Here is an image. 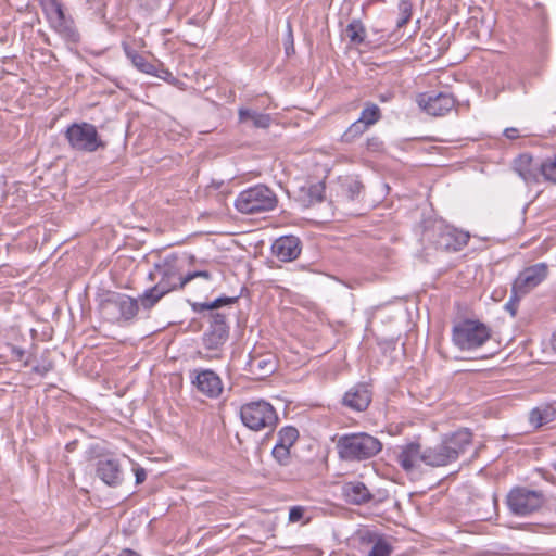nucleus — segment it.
Segmentation results:
<instances>
[{
    "mask_svg": "<svg viewBox=\"0 0 556 556\" xmlns=\"http://www.w3.org/2000/svg\"><path fill=\"white\" fill-rule=\"evenodd\" d=\"M391 98H392V94H391V93H386V94H380V96H379V100H380L381 102H387V101H389Z\"/></svg>",
    "mask_w": 556,
    "mask_h": 556,
    "instance_id": "49",
    "label": "nucleus"
},
{
    "mask_svg": "<svg viewBox=\"0 0 556 556\" xmlns=\"http://www.w3.org/2000/svg\"><path fill=\"white\" fill-rule=\"evenodd\" d=\"M551 344L553 350L556 352V331L552 336Z\"/></svg>",
    "mask_w": 556,
    "mask_h": 556,
    "instance_id": "50",
    "label": "nucleus"
},
{
    "mask_svg": "<svg viewBox=\"0 0 556 556\" xmlns=\"http://www.w3.org/2000/svg\"><path fill=\"white\" fill-rule=\"evenodd\" d=\"M413 5L408 0H401L399 3L400 18L396 22V27L402 28L412 17Z\"/></svg>",
    "mask_w": 556,
    "mask_h": 556,
    "instance_id": "36",
    "label": "nucleus"
},
{
    "mask_svg": "<svg viewBox=\"0 0 556 556\" xmlns=\"http://www.w3.org/2000/svg\"><path fill=\"white\" fill-rule=\"evenodd\" d=\"M554 469H555V471H556V463L554 464Z\"/></svg>",
    "mask_w": 556,
    "mask_h": 556,
    "instance_id": "52",
    "label": "nucleus"
},
{
    "mask_svg": "<svg viewBox=\"0 0 556 556\" xmlns=\"http://www.w3.org/2000/svg\"><path fill=\"white\" fill-rule=\"evenodd\" d=\"M28 365H29V362L26 359V361L24 362V366H28Z\"/></svg>",
    "mask_w": 556,
    "mask_h": 556,
    "instance_id": "51",
    "label": "nucleus"
},
{
    "mask_svg": "<svg viewBox=\"0 0 556 556\" xmlns=\"http://www.w3.org/2000/svg\"><path fill=\"white\" fill-rule=\"evenodd\" d=\"M64 136L74 151L84 153H93L98 149H104L105 142L101 139L97 127L90 123L71 124Z\"/></svg>",
    "mask_w": 556,
    "mask_h": 556,
    "instance_id": "8",
    "label": "nucleus"
},
{
    "mask_svg": "<svg viewBox=\"0 0 556 556\" xmlns=\"http://www.w3.org/2000/svg\"><path fill=\"white\" fill-rule=\"evenodd\" d=\"M426 448L422 450L418 442H410L399 447L395 460L406 473L419 469L420 463L425 464Z\"/></svg>",
    "mask_w": 556,
    "mask_h": 556,
    "instance_id": "17",
    "label": "nucleus"
},
{
    "mask_svg": "<svg viewBox=\"0 0 556 556\" xmlns=\"http://www.w3.org/2000/svg\"><path fill=\"white\" fill-rule=\"evenodd\" d=\"M273 457L280 466H288L291 460L290 447L276 443L271 451Z\"/></svg>",
    "mask_w": 556,
    "mask_h": 556,
    "instance_id": "35",
    "label": "nucleus"
},
{
    "mask_svg": "<svg viewBox=\"0 0 556 556\" xmlns=\"http://www.w3.org/2000/svg\"><path fill=\"white\" fill-rule=\"evenodd\" d=\"M504 136L507 139L514 140L520 137L519 130L515 127H508L504 130Z\"/></svg>",
    "mask_w": 556,
    "mask_h": 556,
    "instance_id": "46",
    "label": "nucleus"
},
{
    "mask_svg": "<svg viewBox=\"0 0 556 556\" xmlns=\"http://www.w3.org/2000/svg\"><path fill=\"white\" fill-rule=\"evenodd\" d=\"M184 276L180 273L178 257L169 255L154 264L153 270L149 274V279L152 281L157 280L155 285L169 293L186 286L182 282Z\"/></svg>",
    "mask_w": 556,
    "mask_h": 556,
    "instance_id": "10",
    "label": "nucleus"
},
{
    "mask_svg": "<svg viewBox=\"0 0 556 556\" xmlns=\"http://www.w3.org/2000/svg\"><path fill=\"white\" fill-rule=\"evenodd\" d=\"M305 514V507L303 506H292L289 510V521L298 522L303 519Z\"/></svg>",
    "mask_w": 556,
    "mask_h": 556,
    "instance_id": "40",
    "label": "nucleus"
},
{
    "mask_svg": "<svg viewBox=\"0 0 556 556\" xmlns=\"http://www.w3.org/2000/svg\"><path fill=\"white\" fill-rule=\"evenodd\" d=\"M239 296L222 295L211 302H193L191 308L194 313L201 314L210 311L208 327L202 336V345L208 351H219L229 339V326L226 315L214 312L222 306L235 304Z\"/></svg>",
    "mask_w": 556,
    "mask_h": 556,
    "instance_id": "1",
    "label": "nucleus"
},
{
    "mask_svg": "<svg viewBox=\"0 0 556 556\" xmlns=\"http://www.w3.org/2000/svg\"><path fill=\"white\" fill-rule=\"evenodd\" d=\"M42 11L48 21L67 18L64 7L60 0H40Z\"/></svg>",
    "mask_w": 556,
    "mask_h": 556,
    "instance_id": "30",
    "label": "nucleus"
},
{
    "mask_svg": "<svg viewBox=\"0 0 556 556\" xmlns=\"http://www.w3.org/2000/svg\"><path fill=\"white\" fill-rule=\"evenodd\" d=\"M556 421V402L534 407L529 414V422L535 429Z\"/></svg>",
    "mask_w": 556,
    "mask_h": 556,
    "instance_id": "23",
    "label": "nucleus"
},
{
    "mask_svg": "<svg viewBox=\"0 0 556 556\" xmlns=\"http://www.w3.org/2000/svg\"><path fill=\"white\" fill-rule=\"evenodd\" d=\"M417 103L429 115L444 116L455 106L456 99L448 92L429 91L418 94Z\"/></svg>",
    "mask_w": 556,
    "mask_h": 556,
    "instance_id": "13",
    "label": "nucleus"
},
{
    "mask_svg": "<svg viewBox=\"0 0 556 556\" xmlns=\"http://www.w3.org/2000/svg\"><path fill=\"white\" fill-rule=\"evenodd\" d=\"M195 278H204L206 280H210L212 278V275L207 270L190 271V273H188V274H186L184 276V281L182 282H185L187 285L188 282H190L191 280H193Z\"/></svg>",
    "mask_w": 556,
    "mask_h": 556,
    "instance_id": "38",
    "label": "nucleus"
},
{
    "mask_svg": "<svg viewBox=\"0 0 556 556\" xmlns=\"http://www.w3.org/2000/svg\"><path fill=\"white\" fill-rule=\"evenodd\" d=\"M513 169L526 184H536L542 176V162L535 161L529 153H522L513 161Z\"/></svg>",
    "mask_w": 556,
    "mask_h": 556,
    "instance_id": "20",
    "label": "nucleus"
},
{
    "mask_svg": "<svg viewBox=\"0 0 556 556\" xmlns=\"http://www.w3.org/2000/svg\"><path fill=\"white\" fill-rule=\"evenodd\" d=\"M136 484L142 483L147 478V472L142 467L135 469Z\"/></svg>",
    "mask_w": 556,
    "mask_h": 556,
    "instance_id": "47",
    "label": "nucleus"
},
{
    "mask_svg": "<svg viewBox=\"0 0 556 556\" xmlns=\"http://www.w3.org/2000/svg\"><path fill=\"white\" fill-rule=\"evenodd\" d=\"M363 190V184L358 179L352 177L344 178L339 185V193L349 201L358 199Z\"/></svg>",
    "mask_w": 556,
    "mask_h": 556,
    "instance_id": "27",
    "label": "nucleus"
},
{
    "mask_svg": "<svg viewBox=\"0 0 556 556\" xmlns=\"http://www.w3.org/2000/svg\"><path fill=\"white\" fill-rule=\"evenodd\" d=\"M346 36L350 41L355 45H361L364 42L366 37V30L364 25L358 20H353L345 29Z\"/></svg>",
    "mask_w": 556,
    "mask_h": 556,
    "instance_id": "32",
    "label": "nucleus"
},
{
    "mask_svg": "<svg viewBox=\"0 0 556 556\" xmlns=\"http://www.w3.org/2000/svg\"><path fill=\"white\" fill-rule=\"evenodd\" d=\"M98 309L111 324L131 321L139 312L138 300L121 292L104 290L98 295Z\"/></svg>",
    "mask_w": 556,
    "mask_h": 556,
    "instance_id": "4",
    "label": "nucleus"
},
{
    "mask_svg": "<svg viewBox=\"0 0 556 556\" xmlns=\"http://www.w3.org/2000/svg\"><path fill=\"white\" fill-rule=\"evenodd\" d=\"M357 538L366 556H390L393 552L392 543L377 531L364 529L358 531Z\"/></svg>",
    "mask_w": 556,
    "mask_h": 556,
    "instance_id": "15",
    "label": "nucleus"
},
{
    "mask_svg": "<svg viewBox=\"0 0 556 556\" xmlns=\"http://www.w3.org/2000/svg\"><path fill=\"white\" fill-rule=\"evenodd\" d=\"M368 128L359 121H355L350 127L342 134L341 141L351 143L359 138Z\"/></svg>",
    "mask_w": 556,
    "mask_h": 556,
    "instance_id": "33",
    "label": "nucleus"
},
{
    "mask_svg": "<svg viewBox=\"0 0 556 556\" xmlns=\"http://www.w3.org/2000/svg\"><path fill=\"white\" fill-rule=\"evenodd\" d=\"M166 294L167 292H165L159 286L154 285L152 288L147 289L142 295H140L138 303L140 302L144 309H151Z\"/></svg>",
    "mask_w": 556,
    "mask_h": 556,
    "instance_id": "31",
    "label": "nucleus"
},
{
    "mask_svg": "<svg viewBox=\"0 0 556 556\" xmlns=\"http://www.w3.org/2000/svg\"><path fill=\"white\" fill-rule=\"evenodd\" d=\"M472 443V433L468 429H458L442 435L441 440L426 447L425 465L444 467L455 463Z\"/></svg>",
    "mask_w": 556,
    "mask_h": 556,
    "instance_id": "2",
    "label": "nucleus"
},
{
    "mask_svg": "<svg viewBox=\"0 0 556 556\" xmlns=\"http://www.w3.org/2000/svg\"><path fill=\"white\" fill-rule=\"evenodd\" d=\"M9 349L11 351V355L17 359V361H22L24 355H25V351L22 349V348H18V346H15V345H9Z\"/></svg>",
    "mask_w": 556,
    "mask_h": 556,
    "instance_id": "45",
    "label": "nucleus"
},
{
    "mask_svg": "<svg viewBox=\"0 0 556 556\" xmlns=\"http://www.w3.org/2000/svg\"><path fill=\"white\" fill-rule=\"evenodd\" d=\"M547 275L548 267L545 263H536L522 269L515 278L511 286L515 298L528 294L544 281Z\"/></svg>",
    "mask_w": 556,
    "mask_h": 556,
    "instance_id": "12",
    "label": "nucleus"
},
{
    "mask_svg": "<svg viewBox=\"0 0 556 556\" xmlns=\"http://www.w3.org/2000/svg\"><path fill=\"white\" fill-rule=\"evenodd\" d=\"M190 379L197 390L210 399H216L223 392L222 379L213 369L195 368L190 371Z\"/></svg>",
    "mask_w": 556,
    "mask_h": 556,
    "instance_id": "14",
    "label": "nucleus"
},
{
    "mask_svg": "<svg viewBox=\"0 0 556 556\" xmlns=\"http://www.w3.org/2000/svg\"><path fill=\"white\" fill-rule=\"evenodd\" d=\"M119 556H140V555L132 549H124L121 552Z\"/></svg>",
    "mask_w": 556,
    "mask_h": 556,
    "instance_id": "48",
    "label": "nucleus"
},
{
    "mask_svg": "<svg viewBox=\"0 0 556 556\" xmlns=\"http://www.w3.org/2000/svg\"><path fill=\"white\" fill-rule=\"evenodd\" d=\"M366 146L368 150L376 152L382 149L383 142L378 137H371L367 139Z\"/></svg>",
    "mask_w": 556,
    "mask_h": 556,
    "instance_id": "42",
    "label": "nucleus"
},
{
    "mask_svg": "<svg viewBox=\"0 0 556 556\" xmlns=\"http://www.w3.org/2000/svg\"><path fill=\"white\" fill-rule=\"evenodd\" d=\"M52 369V364L49 363L47 365H36L33 367V372L39 375V376H46L50 370Z\"/></svg>",
    "mask_w": 556,
    "mask_h": 556,
    "instance_id": "44",
    "label": "nucleus"
},
{
    "mask_svg": "<svg viewBox=\"0 0 556 556\" xmlns=\"http://www.w3.org/2000/svg\"><path fill=\"white\" fill-rule=\"evenodd\" d=\"M152 76L159 77L165 81H170L174 79V76L170 71L164 68L163 64H155V73L151 74Z\"/></svg>",
    "mask_w": 556,
    "mask_h": 556,
    "instance_id": "39",
    "label": "nucleus"
},
{
    "mask_svg": "<svg viewBox=\"0 0 556 556\" xmlns=\"http://www.w3.org/2000/svg\"><path fill=\"white\" fill-rule=\"evenodd\" d=\"M452 339L463 351H471L482 346L491 339V329L476 319H465L454 326Z\"/></svg>",
    "mask_w": 556,
    "mask_h": 556,
    "instance_id": "6",
    "label": "nucleus"
},
{
    "mask_svg": "<svg viewBox=\"0 0 556 556\" xmlns=\"http://www.w3.org/2000/svg\"><path fill=\"white\" fill-rule=\"evenodd\" d=\"M240 419L247 428L261 431L274 429L278 422V415L270 403L257 400L241 405Z\"/></svg>",
    "mask_w": 556,
    "mask_h": 556,
    "instance_id": "7",
    "label": "nucleus"
},
{
    "mask_svg": "<svg viewBox=\"0 0 556 556\" xmlns=\"http://www.w3.org/2000/svg\"><path fill=\"white\" fill-rule=\"evenodd\" d=\"M277 369L276 356L271 353L261 354L255 351L249 354L245 370L254 376L255 379H264Z\"/></svg>",
    "mask_w": 556,
    "mask_h": 556,
    "instance_id": "19",
    "label": "nucleus"
},
{
    "mask_svg": "<svg viewBox=\"0 0 556 556\" xmlns=\"http://www.w3.org/2000/svg\"><path fill=\"white\" fill-rule=\"evenodd\" d=\"M544 501L545 497L542 491L527 486H515L506 496V505L509 511L519 517H526L539 510Z\"/></svg>",
    "mask_w": 556,
    "mask_h": 556,
    "instance_id": "9",
    "label": "nucleus"
},
{
    "mask_svg": "<svg viewBox=\"0 0 556 556\" xmlns=\"http://www.w3.org/2000/svg\"><path fill=\"white\" fill-rule=\"evenodd\" d=\"M278 198L265 185L250 187L239 193L235 201L236 208L242 214H257L276 208Z\"/></svg>",
    "mask_w": 556,
    "mask_h": 556,
    "instance_id": "5",
    "label": "nucleus"
},
{
    "mask_svg": "<svg viewBox=\"0 0 556 556\" xmlns=\"http://www.w3.org/2000/svg\"><path fill=\"white\" fill-rule=\"evenodd\" d=\"M302 242L296 236H281L271 244L273 254L281 262H292L299 257Z\"/></svg>",
    "mask_w": 556,
    "mask_h": 556,
    "instance_id": "21",
    "label": "nucleus"
},
{
    "mask_svg": "<svg viewBox=\"0 0 556 556\" xmlns=\"http://www.w3.org/2000/svg\"><path fill=\"white\" fill-rule=\"evenodd\" d=\"M342 496L353 505H363L371 501L372 495L362 481H349L342 485Z\"/></svg>",
    "mask_w": 556,
    "mask_h": 556,
    "instance_id": "22",
    "label": "nucleus"
},
{
    "mask_svg": "<svg viewBox=\"0 0 556 556\" xmlns=\"http://www.w3.org/2000/svg\"><path fill=\"white\" fill-rule=\"evenodd\" d=\"M382 118L380 108L374 102H365L358 119L367 127L377 124Z\"/></svg>",
    "mask_w": 556,
    "mask_h": 556,
    "instance_id": "29",
    "label": "nucleus"
},
{
    "mask_svg": "<svg viewBox=\"0 0 556 556\" xmlns=\"http://www.w3.org/2000/svg\"><path fill=\"white\" fill-rule=\"evenodd\" d=\"M50 26L66 41L76 43L80 36L72 17L48 21Z\"/></svg>",
    "mask_w": 556,
    "mask_h": 556,
    "instance_id": "24",
    "label": "nucleus"
},
{
    "mask_svg": "<svg viewBox=\"0 0 556 556\" xmlns=\"http://www.w3.org/2000/svg\"><path fill=\"white\" fill-rule=\"evenodd\" d=\"M122 48L127 59L130 60L131 64L139 72L148 75L155 73V64L149 62L142 54L137 52L128 42L123 41Z\"/></svg>",
    "mask_w": 556,
    "mask_h": 556,
    "instance_id": "25",
    "label": "nucleus"
},
{
    "mask_svg": "<svg viewBox=\"0 0 556 556\" xmlns=\"http://www.w3.org/2000/svg\"><path fill=\"white\" fill-rule=\"evenodd\" d=\"M298 439V429L292 426H286L279 430L277 443L291 448V446L296 442Z\"/></svg>",
    "mask_w": 556,
    "mask_h": 556,
    "instance_id": "34",
    "label": "nucleus"
},
{
    "mask_svg": "<svg viewBox=\"0 0 556 556\" xmlns=\"http://www.w3.org/2000/svg\"><path fill=\"white\" fill-rule=\"evenodd\" d=\"M432 241L439 250L457 252L468 243L469 233L440 223L433 227Z\"/></svg>",
    "mask_w": 556,
    "mask_h": 556,
    "instance_id": "11",
    "label": "nucleus"
},
{
    "mask_svg": "<svg viewBox=\"0 0 556 556\" xmlns=\"http://www.w3.org/2000/svg\"><path fill=\"white\" fill-rule=\"evenodd\" d=\"M542 176L554 184H556V156L542 161Z\"/></svg>",
    "mask_w": 556,
    "mask_h": 556,
    "instance_id": "37",
    "label": "nucleus"
},
{
    "mask_svg": "<svg viewBox=\"0 0 556 556\" xmlns=\"http://www.w3.org/2000/svg\"><path fill=\"white\" fill-rule=\"evenodd\" d=\"M381 450V441L367 432L345 433L336 440L338 457L348 463L368 460Z\"/></svg>",
    "mask_w": 556,
    "mask_h": 556,
    "instance_id": "3",
    "label": "nucleus"
},
{
    "mask_svg": "<svg viewBox=\"0 0 556 556\" xmlns=\"http://www.w3.org/2000/svg\"><path fill=\"white\" fill-rule=\"evenodd\" d=\"M238 117L240 123L251 121L255 128L266 129L271 124V116L269 114L258 113L257 111L245 108L239 109Z\"/></svg>",
    "mask_w": 556,
    "mask_h": 556,
    "instance_id": "26",
    "label": "nucleus"
},
{
    "mask_svg": "<svg viewBox=\"0 0 556 556\" xmlns=\"http://www.w3.org/2000/svg\"><path fill=\"white\" fill-rule=\"evenodd\" d=\"M96 476L109 486H118L123 482V469L118 459L103 456L96 462Z\"/></svg>",
    "mask_w": 556,
    "mask_h": 556,
    "instance_id": "18",
    "label": "nucleus"
},
{
    "mask_svg": "<svg viewBox=\"0 0 556 556\" xmlns=\"http://www.w3.org/2000/svg\"><path fill=\"white\" fill-rule=\"evenodd\" d=\"M372 400V391L367 382H358L351 387L342 397V405L353 412H365Z\"/></svg>",
    "mask_w": 556,
    "mask_h": 556,
    "instance_id": "16",
    "label": "nucleus"
},
{
    "mask_svg": "<svg viewBox=\"0 0 556 556\" xmlns=\"http://www.w3.org/2000/svg\"><path fill=\"white\" fill-rule=\"evenodd\" d=\"M285 51L287 55L294 53L293 34L290 23H288L287 40L285 43Z\"/></svg>",
    "mask_w": 556,
    "mask_h": 556,
    "instance_id": "41",
    "label": "nucleus"
},
{
    "mask_svg": "<svg viewBox=\"0 0 556 556\" xmlns=\"http://www.w3.org/2000/svg\"><path fill=\"white\" fill-rule=\"evenodd\" d=\"M521 298L522 296L515 298V294L511 292V295H510L508 302L505 305L506 309H508L511 313L513 316L516 315L517 304H518V302L520 301Z\"/></svg>",
    "mask_w": 556,
    "mask_h": 556,
    "instance_id": "43",
    "label": "nucleus"
},
{
    "mask_svg": "<svg viewBox=\"0 0 556 556\" xmlns=\"http://www.w3.org/2000/svg\"><path fill=\"white\" fill-rule=\"evenodd\" d=\"M325 186L321 182L301 188V198L306 206L320 203L324 200Z\"/></svg>",
    "mask_w": 556,
    "mask_h": 556,
    "instance_id": "28",
    "label": "nucleus"
}]
</instances>
